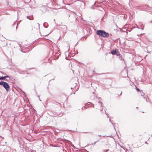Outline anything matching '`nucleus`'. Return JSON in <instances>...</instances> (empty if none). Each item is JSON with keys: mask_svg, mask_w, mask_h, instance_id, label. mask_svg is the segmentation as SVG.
<instances>
[{"mask_svg": "<svg viewBox=\"0 0 152 152\" xmlns=\"http://www.w3.org/2000/svg\"><path fill=\"white\" fill-rule=\"evenodd\" d=\"M116 50H113L111 51L110 52V53H111L113 55L115 54L116 53Z\"/></svg>", "mask_w": 152, "mask_h": 152, "instance_id": "3", "label": "nucleus"}, {"mask_svg": "<svg viewBox=\"0 0 152 152\" xmlns=\"http://www.w3.org/2000/svg\"><path fill=\"white\" fill-rule=\"evenodd\" d=\"M90 102H88V103H87V104H90Z\"/></svg>", "mask_w": 152, "mask_h": 152, "instance_id": "7", "label": "nucleus"}, {"mask_svg": "<svg viewBox=\"0 0 152 152\" xmlns=\"http://www.w3.org/2000/svg\"><path fill=\"white\" fill-rule=\"evenodd\" d=\"M8 77V76H4V77H0V80H4L7 77Z\"/></svg>", "mask_w": 152, "mask_h": 152, "instance_id": "4", "label": "nucleus"}, {"mask_svg": "<svg viewBox=\"0 0 152 152\" xmlns=\"http://www.w3.org/2000/svg\"><path fill=\"white\" fill-rule=\"evenodd\" d=\"M0 85L2 86L7 91H8L10 86L9 84L7 83L4 81H1L0 82Z\"/></svg>", "mask_w": 152, "mask_h": 152, "instance_id": "2", "label": "nucleus"}, {"mask_svg": "<svg viewBox=\"0 0 152 152\" xmlns=\"http://www.w3.org/2000/svg\"><path fill=\"white\" fill-rule=\"evenodd\" d=\"M27 18L30 20L33 19L32 17L31 16H29L27 17Z\"/></svg>", "mask_w": 152, "mask_h": 152, "instance_id": "5", "label": "nucleus"}, {"mask_svg": "<svg viewBox=\"0 0 152 152\" xmlns=\"http://www.w3.org/2000/svg\"><path fill=\"white\" fill-rule=\"evenodd\" d=\"M115 54H116L117 56H118V54L117 53H116H116H115Z\"/></svg>", "mask_w": 152, "mask_h": 152, "instance_id": "6", "label": "nucleus"}, {"mask_svg": "<svg viewBox=\"0 0 152 152\" xmlns=\"http://www.w3.org/2000/svg\"><path fill=\"white\" fill-rule=\"evenodd\" d=\"M97 35L103 37H106L108 36V34L107 33L103 30H98L96 31Z\"/></svg>", "mask_w": 152, "mask_h": 152, "instance_id": "1", "label": "nucleus"}, {"mask_svg": "<svg viewBox=\"0 0 152 152\" xmlns=\"http://www.w3.org/2000/svg\"><path fill=\"white\" fill-rule=\"evenodd\" d=\"M137 90L138 91H139V89H137Z\"/></svg>", "mask_w": 152, "mask_h": 152, "instance_id": "8", "label": "nucleus"}]
</instances>
